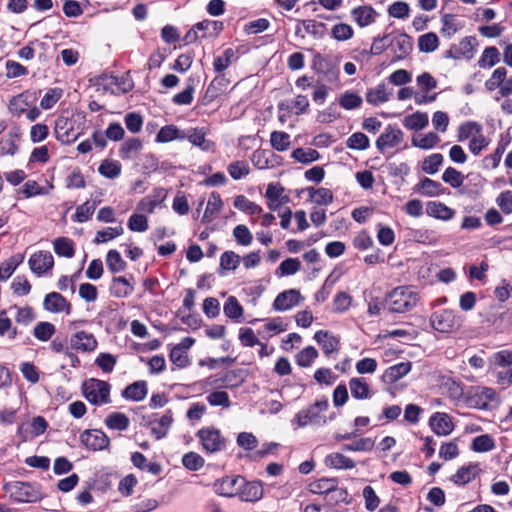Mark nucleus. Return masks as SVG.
<instances>
[{
    "instance_id": "obj_1",
    "label": "nucleus",
    "mask_w": 512,
    "mask_h": 512,
    "mask_svg": "<svg viewBox=\"0 0 512 512\" xmlns=\"http://www.w3.org/2000/svg\"><path fill=\"white\" fill-rule=\"evenodd\" d=\"M419 300V294L412 286H399L387 295L385 304L391 312L405 313L416 307Z\"/></svg>"
},
{
    "instance_id": "obj_2",
    "label": "nucleus",
    "mask_w": 512,
    "mask_h": 512,
    "mask_svg": "<svg viewBox=\"0 0 512 512\" xmlns=\"http://www.w3.org/2000/svg\"><path fill=\"white\" fill-rule=\"evenodd\" d=\"M110 389L108 382L95 378L88 379L82 386L87 401L98 406L110 403Z\"/></svg>"
},
{
    "instance_id": "obj_3",
    "label": "nucleus",
    "mask_w": 512,
    "mask_h": 512,
    "mask_svg": "<svg viewBox=\"0 0 512 512\" xmlns=\"http://www.w3.org/2000/svg\"><path fill=\"white\" fill-rule=\"evenodd\" d=\"M329 407L328 401H317L307 409L299 411L294 418L298 427H305L309 424L323 426L327 423V418L322 414Z\"/></svg>"
},
{
    "instance_id": "obj_4",
    "label": "nucleus",
    "mask_w": 512,
    "mask_h": 512,
    "mask_svg": "<svg viewBox=\"0 0 512 512\" xmlns=\"http://www.w3.org/2000/svg\"><path fill=\"white\" fill-rule=\"evenodd\" d=\"M431 326L440 333H451L460 328L461 317L451 309L435 311L430 317Z\"/></svg>"
},
{
    "instance_id": "obj_5",
    "label": "nucleus",
    "mask_w": 512,
    "mask_h": 512,
    "mask_svg": "<svg viewBox=\"0 0 512 512\" xmlns=\"http://www.w3.org/2000/svg\"><path fill=\"white\" fill-rule=\"evenodd\" d=\"M6 493L16 502H36L41 498L40 492L26 482H11L4 486Z\"/></svg>"
},
{
    "instance_id": "obj_6",
    "label": "nucleus",
    "mask_w": 512,
    "mask_h": 512,
    "mask_svg": "<svg viewBox=\"0 0 512 512\" xmlns=\"http://www.w3.org/2000/svg\"><path fill=\"white\" fill-rule=\"evenodd\" d=\"M199 442L207 453H217L225 449L226 439L220 430L213 427H204L196 434Z\"/></svg>"
},
{
    "instance_id": "obj_7",
    "label": "nucleus",
    "mask_w": 512,
    "mask_h": 512,
    "mask_svg": "<svg viewBox=\"0 0 512 512\" xmlns=\"http://www.w3.org/2000/svg\"><path fill=\"white\" fill-rule=\"evenodd\" d=\"M404 142V133L397 126L389 124L376 140V148L384 153L388 150L399 148Z\"/></svg>"
},
{
    "instance_id": "obj_8",
    "label": "nucleus",
    "mask_w": 512,
    "mask_h": 512,
    "mask_svg": "<svg viewBox=\"0 0 512 512\" xmlns=\"http://www.w3.org/2000/svg\"><path fill=\"white\" fill-rule=\"evenodd\" d=\"M54 134L62 144H71L81 135L75 130L74 122L67 117H58L55 122Z\"/></svg>"
},
{
    "instance_id": "obj_9",
    "label": "nucleus",
    "mask_w": 512,
    "mask_h": 512,
    "mask_svg": "<svg viewBox=\"0 0 512 512\" xmlns=\"http://www.w3.org/2000/svg\"><path fill=\"white\" fill-rule=\"evenodd\" d=\"M173 423V416L171 411H166L163 415L158 416L157 414L153 415L148 421V425L151 430V434L157 439L160 440L164 438Z\"/></svg>"
},
{
    "instance_id": "obj_10",
    "label": "nucleus",
    "mask_w": 512,
    "mask_h": 512,
    "mask_svg": "<svg viewBox=\"0 0 512 512\" xmlns=\"http://www.w3.org/2000/svg\"><path fill=\"white\" fill-rule=\"evenodd\" d=\"M244 485V478L241 476L224 477L214 484L215 492L225 497H233L239 493Z\"/></svg>"
},
{
    "instance_id": "obj_11",
    "label": "nucleus",
    "mask_w": 512,
    "mask_h": 512,
    "mask_svg": "<svg viewBox=\"0 0 512 512\" xmlns=\"http://www.w3.org/2000/svg\"><path fill=\"white\" fill-rule=\"evenodd\" d=\"M28 263L31 271L41 276L53 268L54 258L49 251H38L31 255Z\"/></svg>"
},
{
    "instance_id": "obj_12",
    "label": "nucleus",
    "mask_w": 512,
    "mask_h": 512,
    "mask_svg": "<svg viewBox=\"0 0 512 512\" xmlns=\"http://www.w3.org/2000/svg\"><path fill=\"white\" fill-rule=\"evenodd\" d=\"M284 187L280 183H270L265 192L267 207L272 210H278L282 205L287 204L290 199L284 194Z\"/></svg>"
},
{
    "instance_id": "obj_13",
    "label": "nucleus",
    "mask_w": 512,
    "mask_h": 512,
    "mask_svg": "<svg viewBox=\"0 0 512 512\" xmlns=\"http://www.w3.org/2000/svg\"><path fill=\"white\" fill-rule=\"evenodd\" d=\"M82 443L89 449L97 451L106 449L110 444L109 437L101 430H87L81 435Z\"/></svg>"
},
{
    "instance_id": "obj_14",
    "label": "nucleus",
    "mask_w": 512,
    "mask_h": 512,
    "mask_svg": "<svg viewBox=\"0 0 512 512\" xmlns=\"http://www.w3.org/2000/svg\"><path fill=\"white\" fill-rule=\"evenodd\" d=\"M97 345L98 342L95 336L86 331H77L70 337V346L76 351L93 352Z\"/></svg>"
},
{
    "instance_id": "obj_15",
    "label": "nucleus",
    "mask_w": 512,
    "mask_h": 512,
    "mask_svg": "<svg viewBox=\"0 0 512 512\" xmlns=\"http://www.w3.org/2000/svg\"><path fill=\"white\" fill-rule=\"evenodd\" d=\"M379 14L370 5L364 4L351 10V18L360 27L364 28L376 22Z\"/></svg>"
},
{
    "instance_id": "obj_16",
    "label": "nucleus",
    "mask_w": 512,
    "mask_h": 512,
    "mask_svg": "<svg viewBox=\"0 0 512 512\" xmlns=\"http://www.w3.org/2000/svg\"><path fill=\"white\" fill-rule=\"evenodd\" d=\"M43 307L51 313H66L69 315L72 310L71 304L58 292L48 293L43 301Z\"/></svg>"
},
{
    "instance_id": "obj_17",
    "label": "nucleus",
    "mask_w": 512,
    "mask_h": 512,
    "mask_svg": "<svg viewBox=\"0 0 512 512\" xmlns=\"http://www.w3.org/2000/svg\"><path fill=\"white\" fill-rule=\"evenodd\" d=\"M301 300L302 297L298 290H285L277 295L273 302V308L276 311H287L297 306Z\"/></svg>"
},
{
    "instance_id": "obj_18",
    "label": "nucleus",
    "mask_w": 512,
    "mask_h": 512,
    "mask_svg": "<svg viewBox=\"0 0 512 512\" xmlns=\"http://www.w3.org/2000/svg\"><path fill=\"white\" fill-rule=\"evenodd\" d=\"M36 102V96L29 91L22 92L14 96L8 105L11 114L19 116L25 113Z\"/></svg>"
},
{
    "instance_id": "obj_19",
    "label": "nucleus",
    "mask_w": 512,
    "mask_h": 512,
    "mask_svg": "<svg viewBox=\"0 0 512 512\" xmlns=\"http://www.w3.org/2000/svg\"><path fill=\"white\" fill-rule=\"evenodd\" d=\"M206 135L207 129L204 127H195L184 130L185 139L203 151H209L214 146V143L211 140L206 139Z\"/></svg>"
},
{
    "instance_id": "obj_20",
    "label": "nucleus",
    "mask_w": 512,
    "mask_h": 512,
    "mask_svg": "<svg viewBox=\"0 0 512 512\" xmlns=\"http://www.w3.org/2000/svg\"><path fill=\"white\" fill-rule=\"evenodd\" d=\"M429 424L433 432L438 436H447L454 429L452 419L446 413H435L434 415L431 416Z\"/></svg>"
},
{
    "instance_id": "obj_21",
    "label": "nucleus",
    "mask_w": 512,
    "mask_h": 512,
    "mask_svg": "<svg viewBox=\"0 0 512 512\" xmlns=\"http://www.w3.org/2000/svg\"><path fill=\"white\" fill-rule=\"evenodd\" d=\"M314 340L321 346L323 353L326 356H330L333 353L338 352L339 349V337L332 333L319 330L314 334Z\"/></svg>"
},
{
    "instance_id": "obj_22",
    "label": "nucleus",
    "mask_w": 512,
    "mask_h": 512,
    "mask_svg": "<svg viewBox=\"0 0 512 512\" xmlns=\"http://www.w3.org/2000/svg\"><path fill=\"white\" fill-rule=\"evenodd\" d=\"M348 385L351 395L354 399L367 400L370 399L373 395L370 384L363 377L351 378Z\"/></svg>"
},
{
    "instance_id": "obj_23",
    "label": "nucleus",
    "mask_w": 512,
    "mask_h": 512,
    "mask_svg": "<svg viewBox=\"0 0 512 512\" xmlns=\"http://www.w3.org/2000/svg\"><path fill=\"white\" fill-rule=\"evenodd\" d=\"M131 280H133L132 276L130 279L124 276L114 277L110 286L111 294L116 298L129 297L134 291V284Z\"/></svg>"
},
{
    "instance_id": "obj_24",
    "label": "nucleus",
    "mask_w": 512,
    "mask_h": 512,
    "mask_svg": "<svg viewBox=\"0 0 512 512\" xmlns=\"http://www.w3.org/2000/svg\"><path fill=\"white\" fill-rule=\"evenodd\" d=\"M496 400V393L492 388L482 387L470 397V403L478 409L486 410L490 403Z\"/></svg>"
},
{
    "instance_id": "obj_25",
    "label": "nucleus",
    "mask_w": 512,
    "mask_h": 512,
    "mask_svg": "<svg viewBox=\"0 0 512 512\" xmlns=\"http://www.w3.org/2000/svg\"><path fill=\"white\" fill-rule=\"evenodd\" d=\"M426 213L428 216L442 221L451 220L455 216V211L440 201L428 202Z\"/></svg>"
},
{
    "instance_id": "obj_26",
    "label": "nucleus",
    "mask_w": 512,
    "mask_h": 512,
    "mask_svg": "<svg viewBox=\"0 0 512 512\" xmlns=\"http://www.w3.org/2000/svg\"><path fill=\"white\" fill-rule=\"evenodd\" d=\"M324 465L332 469L349 470L355 467V462L342 453L333 452L324 458Z\"/></svg>"
},
{
    "instance_id": "obj_27",
    "label": "nucleus",
    "mask_w": 512,
    "mask_h": 512,
    "mask_svg": "<svg viewBox=\"0 0 512 512\" xmlns=\"http://www.w3.org/2000/svg\"><path fill=\"white\" fill-rule=\"evenodd\" d=\"M277 156L270 150L257 149L251 156L253 165L258 169H268L274 167Z\"/></svg>"
},
{
    "instance_id": "obj_28",
    "label": "nucleus",
    "mask_w": 512,
    "mask_h": 512,
    "mask_svg": "<svg viewBox=\"0 0 512 512\" xmlns=\"http://www.w3.org/2000/svg\"><path fill=\"white\" fill-rule=\"evenodd\" d=\"M392 92L387 89L384 83L369 88L366 92V101L374 106L383 104L390 100Z\"/></svg>"
},
{
    "instance_id": "obj_29",
    "label": "nucleus",
    "mask_w": 512,
    "mask_h": 512,
    "mask_svg": "<svg viewBox=\"0 0 512 512\" xmlns=\"http://www.w3.org/2000/svg\"><path fill=\"white\" fill-rule=\"evenodd\" d=\"M229 80L224 75L216 76L208 85L204 100L206 103L214 101L228 86Z\"/></svg>"
},
{
    "instance_id": "obj_30",
    "label": "nucleus",
    "mask_w": 512,
    "mask_h": 512,
    "mask_svg": "<svg viewBox=\"0 0 512 512\" xmlns=\"http://www.w3.org/2000/svg\"><path fill=\"white\" fill-rule=\"evenodd\" d=\"M309 107V100L304 95H298L293 101H282L279 103V111H286L287 113L294 112L296 115H301L307 111Z\"/></svg>"
},
{
    "instance_id": "obj_31",
    "label": "nucleus",
    "mask_w": 512,
    "mask_h": 512,
    "mask_svg": "<svg viewBox=\"0 0 512 512\" xmlns=\"http://www.w3.org/2000/svg\"><path fill=\"white\" fill-rule=\"evenodd\" d=\"M222 26V23L217 21L205 20L193 26V28L186 34L187 41H194L198 38L206 37V32L210 29L217 30Z\"/></svg>"
},
{
    "instance_id": "obj_32",
    "label": "nucleus",
    "mask_w": 512,
    "mask_h": 512,
    "mask_svg": "<svg viewBox=\"0 0 512 512\" xmlns=\"http://www.w3.org/2000/svg\"><path fill=\"white\" fill-rule=\"evenodd\" d=\"M410 236L414 241L425 245H435L441 237L436 230L428 228L413 229Z\"/></svg>"
},
{
    "instance_id": "obj_33",
    "label": "nucleus",
    "mask_w": 512,
    "mask_h": 512,
    "mask_svg": "<svg viewBox=\"0 0 512 512\" xmlns=\"http://www.w3.org/2000/svg\"><path fill=\"white\" fill-rule=\"evenodd\" d=\"M147 392V383L145 381H136L122 391V397L138 402L146 397Z\"/></svg>"
},
{
    "instance_id": "obj_34",
    "label": "nucleus",
    "mask_w": 512,
    "mask_h": 512,
    "mask_svg": "<svg viewBox=\"0 0 512 512\" xmlns=\"http://www.w3.org/2000/svg\"><path fill=\"white\" fill-rule=\"evenodd\" d=\"M428 124V114L421 111H416L403 119V125L408 130L419 131L426 128Z\"/></svg>"
},
{
    "instance_id": "obj_35",
    "label": "nucleus",
    "mask_w": 512,
    "mask_h": 512,
    "mask_svg": "<svg viewBox=\"0 0 512 512\" xmlns=\"http://www.w3.org/2000/svg\"><path fill=\"white\" fill-rule=\"evenodd\" d=\"M478 471L479 469L476 464L462 466L452 475L451 481L456 485H465L476 478Z\"/></svg>"
},
{
    "instance_id": "obj_36",
    "label": "nucleus",
    "mask_w": 512,
    "mask_h": 512,
    "mask_svg": "<svg viewBox=\"0 0 512 512\" xmlns=\"http://www.w3.org/2000/svg\"><path fill=\"white\" fill-rule=\"evenodd\" d=\"M223 207L221 196L217 192H212L208 198L207 206L202 217L203 223H209L213 220Z\"/></svg>"
},
{
    "instance_id": "obj_37",
    "label": "nucleus",
    "mask_w": 512,
    "mask_h": 512,
    "mask_svg": "<svg viewBox=\"0 0 512 512\" xmlns=\"http://www.w3.org/2000/svg\"><path fill=\"white\" fill-rule=\"evenodd\" d=\"M184 130L179 129L175 125L163 126L156 135V142L168 143L173 140H184Z\"/></svg>"
},
{
    "instance_id": "obj_38",
    "label": "nucleus",
    "mask_w": 512,
    "mask_h": 512,
    "mask_svg": "<svg viewBox=\"0 0 512 512\" xmlns=\"http://www.w3.org/2000/svg\"><path fill=\"white\" fill-rule=\"evenodd\" d=\"M411 142L414 147L423 150H430L440 142V137L435 132H428L426 134H416L413 135Z\"/></svg>"
},
{
    "instance_id": "obj_39",
    "label": "nucleus",
    "mask_w": 512,
    "mask_h": 512,
    "mask_svg": "<svg viewBox=\"0 0 512 512\" xmlns=\"http://www.w3.org/2000/svg\"><path fill=\"white\" fill-rule=\"evenodd\" d=\"M225 316L235 322H240L244 310L235 296H229L223 306Z\"/></svg>"
},
{
    "instance_id": "obj_40",
    "label": "nucleus",
    "mask_w": 512,
    "mask_h": 512,
    "mask_svg": "<svg viewBox=\"0 0 512 512\" xmlns=\"http://www.w3.org/2000/svg\"><path fill=\"white\" fill-rule=\"evenodd\" d=\"M411 362H400L398 364H395L393 366H390L385 370L384 378L390 382L394 383L401 379L402 377L406 376L410 370H411Z\"/></svg>"
},
{
    "instance_id": "obj_41",
    "label": "nucleus",
    "mask_w": 512,
    "mask_h": 512,
    "mask_svg": "<svg viewBox=\"0 0 512 512\" xmlns=\"http://www.w3.org/2000/svg\"><path fill=\"white\" fill-rule=\"evenodd\" d=\"M239 494L242 500L254 502L262 497L263 489L258 482H246L244 480V485L240 489Z\"/></svg>"
},
{
    "instance_id": "obj_42",
    "label": "nucleus",
    "mask_w": 512,
    "mask_h": 512,
    "mask_svg": "<svg viewBox=\"0 0 512 512\" xmlns=\"http://www.w3.org/2000/svg\"><path fill=\"white\" fill-rule=\"evenodd\" d=\"M286 330L287 324L282 320V318L276 317L267 320L258 332L264 337L269 338Z\"/></svg>"
},
{
    "instance_id": "obj_43",
    "label": "nucleus",
    "mask_w": 512,
    "mask_h": 512,
    "mask_svg": "<svg viewBox=\"0 0 512 512\" xmlns=\"http://www.w3.org/2000/svg\"><path fill=\"white\" fill-rule=\"evenodd\" d=\"M337 485V478H321L309 483L308 489L313 494H326L328 496L329 492Z\"/></svg>"
},
{
    "instance_id": "obj_44",
    "label": "nucleus",
    "mask_w": 512,
    "mask_h": 512,
    "mask_svg": "<svg viewBox=\"0 0 512 512\" xmlns=\"http://www.w3.org/2000/svg\"><path fill=\"white\" fill-rule=\"evenodd\" d=\"M121 170L122 166L120 162L114 159H104L98 167L99 174L108 179L117 178Z\"/></svg>"
},
{
    "instance_id": "obj_45",
    "label": "nucleus",
    "mask_w": 512,
    "mask_h": 512,
    "mask_svg": "<svg viewBox=\"0 0 512 512\" xmlns=\"http://www.w3.org/2000/svg\"><path fill=\"white\" fill-rule=\"evenodd\" d=\"M55 253L60 257L72 258L74 256V243L67 237H58L53 241Z\"/></svg>"
},
{
    "instance_id": "obj_46",
    "label": "nucleus",
    "mask_w": 512,
    "mask_h": 512,
    "mask_svg": "<svg viewBox=\"0 0 512 512\" xmlns=\"http://www.w3.org/2000/svg\"><path fill=\"white\" fill-rule=\"evenodd\" d=\"M105 424L109 429L124 431L129 427V418L121 412L109 414L105 419Z\"/></svg>"
},
{
    "instance_id": "obj_47",
    "label": "nucleus",
    "mask_w": 512,
    "mask_h": 512,
    "mask_svg": "<svg viewBox=\"0 0 512 512\" xmlns=\"http://www.w3.org/2000/svg\"><path fill=\"white\" fill-rule=\"evenodd\" d=\"M142 148V142L138 138H129L125 140L120 149L119 156L122 159H131L133 158Z\"/></svg>"
},
{
    "instance_id": "obj_48",
    "label": "nucleus",
    "mask_w": 512,
    "mask_h": 512,
    "mask_svg": "<svg viewBox=\"0 0 512 512\" xmlns=\"http://www.w3.org/2000/svg\"><path fill=\"white\" fill-rule=\"evenodd\" d=\"M234 207L249 215H259L262 213V207L255 202L250 201L244 195H238L235 197Z\"/></svg>"
},
{
    "instance_id": "obj_49",
    "label": "nucleus",
    "mask_w": 512,
    "mask_h": 512,
    "mask_svg": "<svg viewBox=\"0 0 512 512\" xmlns=\"http://www.w3.org/2000/svg\"><path fill=\"white\" fill-rule=\"evenodd\" d=\"M339 105L345 110H354L359 108L362 103V97L352 91H345L338 98Z\"/></svg>"
},
{
    "instance_id": "obj_50",
    "label": "nucleus",
    "mask_w": 512,
    "mask_h": 512,
    "mask_svg": "<svg viewBox=\"0 0 512 512\" xmlns=\"http://www.w3.org/2000/svg\"><path fill=\"white\" fill-rule=\"evenodd\" d=\"M318 351L313 346H307L295 356L296 364L302 368L310 367L318 357Z\"/></svg>"
},
{
    "instance_id": "obj_51",
    "label": "nucleus",
    "mask_w": 512,
    "mask_h": 512,
    "mask_svg": "<svg viewBox=\"0 0 512 512\" xmlns=\"http://www.w3.org/2000/svg\"><path fill=\"white\" fill-rule=\"evenodd\" d=\"M417 191H419L422 195L435 197L442 193V186L439 182L434 181L430 178H424L421 180L417 186Z\"/></svg>"
},
{
    "instance_id": "obj_52",
    "label": "nucleus",
    "mask_w": 512,
    "mask_h": 512,
    "mask_svg": "<svg viewBox=\"0 0 512 512\" xmlns=\"http://www.w3.org/2000/svg\"><path fill=\"white\" fill-rule=\"evenodd\" d=\"M500 61V53L494 46L487 47L482 52L478 60V65L481 68H492Z\"/></svg>"
},
{
    "instance_id": "obj_53",
    "label": "nucleus",
    "mask_w": 512,
    "mask_h": 512,
    "mask_svg": "<svg viewBox=\"0 0 512 512\" xmlns=\"http://www.w3.org/2000/svg\"><path fill=\"white\" fill-rule=\"evenodd\" d=\"M124 233V229L122 225H118L116 227H106L102 230L97 231L94 243L101 244L107 243L116 237L121 236Z\"/></svg>"
},
{
    "instance_id": "obj_54",
    "label": "nucleus",
    "mask_w": 512,
    "mask_h": 512,
    "mask_svg": "<svg viewBox=\"0 0 512 512\" xmlns=\"http://www.w3.org/2000/svg\"><path fill=\"white\" fill-rule=\"evenodd\" d=\"M227 172L232 179L240 180L250 173V167L246 161L237 160L227 166Z\"/></svg>"
},
{
    "instance_id": "obj_55",
    "label": "nucleus",
    "mask_w": 512,
    "mask_h": 512,
    "mask_svg": "<svg viewBox=\"0 0 512 512\" xmlns=\"http://www.w3.org/2000/svg\"><path fill=\"white\" fill-rule=\"evenodd\" d=\"M291 157L297 162L308 164L317 161L320 154L312 148H297L292 152Z\"/></svg>"
},
{
    "instance_id": "obj_56",
    "label": "nucleus",
    "mask_w": 512,
    "mask_h": 512,
    "mask_svg": "<svg viewBox=\"0 0 512 512\" xmlns=\"http://www.w3.org/2000/svg\"><path fill=\"white\" fill-rule=\"evenodd\" d=\"M308 191L311 200L318 205H329L333 201V194L328 188H310Z\"/></svg>"
},
{
    "instance_id": "obj_57",
    "label": "nucleus",
    "mask_w": 512,
    "mask_h": 512,
    "mask_svg": "<svg viewBox=\"0 0 512 512\" xmlns=\"http://www.w3.org/2000/svg\"><path fill=\"white\" fill-rule=\"evenodd\" d=\"M234 56L235 52L232 48L225 49L221 55L215 57L213 62L214 71L219 74L222 73L231 65Z\"/></svg>"
},
{
    "instance_id": "obj_58",
    "label": "nucleus",
    "mask_w": 512,
    "mask_h": 512,
    "mask_svg": "<svg viewBox=\"0 0 512 512\" xmlns=\"http://www.w3.org/2000/svg\"><path fill=\"white\" fill-rule=\"evenodd\" d=\"M393 45L395 47V53L399 59L407 56L412 50V40L406 34L396 37L393 41Z\"/></svg>"
},
{
    "instance_id": "obj_59",
    "label": "nucleus",
    "mask_w": 512,
    "mask_h": 512,
    "mask_svg": "<svg viewBox=\"0 0 512 512\" xmlns=\"http://www.w3.org/2000/svg\"><path fill=\"white\" fill-rule=\"evenodd\" d=\"M55 330V326L52 323L42 321L34 327L33 335L39 341L46 342L53 336Z\"/></svg>"
},
{
    "instance_id": "obj_60",
    "label": "nucleus",
    "mask_w": 512,
    "mask_h": 512,
    "mask_svg": "<svg viewBox=\"0 0 512 512\" xmlns=\"http://www.w3.org/2000/svg\"><path fill=\"white\" fill-rule=\"evenodd\" d=\"M23 256L15 255L0 265V281L7 280L16 270L18 265L22 263Z\"/></svg>"
},
{
    "instance_id": "obj_61",
    "label": "nucleus",
    "mask_w": 512,
    "mask_h": 512,
    "mask_svg": "<svg viewBox=\"0 0 512 512\" xmlns=\"http://www.w3.org/2000/svg\"><path fill=\"white\" fill-rule=\"evenodd\" d=\"M96 209L94 202L86 201L76 208V212L73 216V221L78 223L87 222L93 215Z\"/></svg>"
},
{
    "instance_id": "obj_62",
    "label": "nucleus",
    "mask_w": 512,
    "mask_h": 512,
    "mask_svg": "<svg viewBox=\"0 0 512 512\" xmlns=\"http://www.w3.org/2000/svg\"><path fill=\"white\" fill-rule=\"evenodd\" d=\"M354 35V30L347 23H338L331 28V37L337 41H347Z\"/></svg>"
},
{
    "instance_id": "obj_63",
    "label": "nucleus",
    "mask_w": 512,
    "mask_h": 512,
    "mask_svg": "<svg viewBox=\"0 0 512 512\" xmlns=\"http://www.w3.org/2000/svg\"><path fill=\"white\" fill-rule=\"evenodd\" d=\"M439 40L435 33L429 32L419 37L418 47L421 52L430 53L438 48Z\"/></svg>"
},
{
    "instance_id": "obj_64",
    "label": "nucleus",
    "mask_w": 512,
    "mask_h": 512,
    "mask_svg": "<svg viewBox=\"0 0 512 512\" xmlns=\"http://www.w3.org/2000/svg\"><path fill=\"white\" fill-rule=\"evenodd\" d=\"M271 146L277 151H285L290 146V135L283 131H273L270 135Z\"/></svg>"
}]
</instances>
